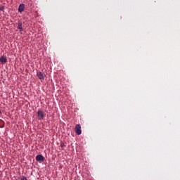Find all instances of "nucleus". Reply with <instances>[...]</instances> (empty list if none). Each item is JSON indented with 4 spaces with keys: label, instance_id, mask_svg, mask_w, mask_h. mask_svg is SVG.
Segmentation results:
<instances>
[{
    "label": "nucleus",
    "instance_id": "6e6552de",
    "mask_svg": "<svg viewBox=\"0 0 180 180\" xmlns=\"http://www.w3.org/2000/svg\"><path fill=\"white\" fill-rule=\"evenodd\" d=\"M21 180H27V178H26V176H22L21 177Z\"/></svg>",
    "mask_w": 180,
    "mask_h": 180
},
{
    "label": "nucleus",
    "instance_id": "f03ea898",
    "mask_svg": "<svg viewBox=\"0 0 180 180\" xmlns=\"http://www.w3.org/2000/svg\"><path fill=\"white\" fill-rule=\"evenodd\" d=\"M75 133L78 134V136H79L82 133V131H81V125L79 124H76L75 127Z\"/></svg>",
    "mask_w": 180,
    "mask_h": 180
},
{
    "label": "nucleus",
    "instance_id": "1a4fd4ad",
    "mask_svg": "<svg viewBox=\"0 0 180 180\" xmlns=\"http://www.w3.org/2000/svg\"><path fill=\"white\" fill-rule=\"evenodd\" d=\"M64 146H65L64 143H62L60 144V146H61L62 148L64 147Z\"/></svg>",
    "mask_w": 180,
    "mask_h": 180
},
{
    "label": "nucleus",
    "instance_id": "39448f33",
    "mask_svg": "<svg viewBox=\"0 0 180 180\" xmlns=\"http://www.w3.org/2000/svg\"><path fill=\"white\" fill-rule=\"evenodd\" d=\"M23 11H25V4H20V6L18 7V12H20V13H22V12H23Z\"/></svg>",
    "mask_w": 180,
    "mask_h": 180
},
{
    "label": "nucleus",
    "instance_id": "423d86ee",
    "mask_svg": "<svg viewBox=\"0 0 180 180\" xmlns=\"http://www.w3.org/2000/svg\"><path fill=\"white\" fill-rule=\"evenodd\" d=\"M8 61V59H6V56H1L0 57V63H2V64H5Z\"/></svg>",
    "mask_w": 180,
    "mask_h": 180
},
{
    "label": "nucleus",
    "instance_id": "9d476101",
    "mask_svg": "<svg viewBox=\"0 0 180 180\" xmlns=\"http://www.w3.org/2000/svg\"><path fill=\"white\" fill-rule=\"evenodd\" d=\"M1 123H4V121L2 120H0V124ZM0 127H2L0 126Z\"/></svg>",
    "mask_w": 180,
    "mask_h": 180
},
{
    "label": "nucleus",
    "instance_id": "f257e3e1",
    "mask_svg": "<svg viewBox=\"0 0 180 180\" xmlns=\"http://www.w3.org/2000/svg\"><path fill=\"white\" fill-rule=\"evenodd\" d=\"M37 116L39 119L41 120V119H44V117H46V114L44 113V112H43V110H39L37 112Z\"/></svg>",
    "mask_w": 180,
    "mask_h": 180
},
{
    "label": "nucleus",
    "instance_id": "7ed1b4c3",
    "mask_svg": "<svg viewBox=\"0 0 180 180\" xmlns=\"http://www.w3.org/2000/svg\"><path fill=\"white\" fill-rule=\"evenodd\" d=\"M37 75L39 79H41V81L44 80V78L46 77V74H44L41 72H37Z\"/></svg>",
    "mask_w": 180,
    "mask_h": 180
},
{
    "label": "nucleus",
    "instance_id": "20e7f679",
    "mask_svg": "<svg viewBox=\"0 0 180 180\" xmlns=\"http://www.w3.org/2000/svg\"><path fill=\"white\" fill-rule=\"evenodd\" d=\"M36 160L38 162H44V157L41 155H37L36 156Z\"/></svg>",
    "mask_w": 180,
    "mask_h": 180
},
{
    "label": "nucleus",
    "instance_id": "0eeeda50",
    "mask_svg": "<svg viewBox=\"0 0 180 180\" xmlns=\"http://www.w3.org/2000/svg\"><path fill=\"white\" fill-rule=\"evenodd\" d=\"M18 29L20 32H23V27H22V22H18Z\"/></svg>",
    "mask_w": 180,
    "mask_h": 180
}]
</instances>
